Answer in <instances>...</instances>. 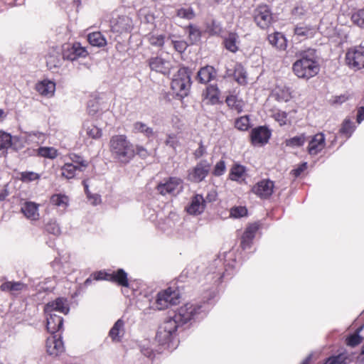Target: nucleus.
I'll return each instance as SVG.
<instances>
[{"mask_svg":"<svg viewBox=\"0 0 364 364\" xmlns=\"http://www.w3.org/2000/svg\"><path fill=\"white\" fill-rule=\"evenodd\" d=\"M206 97L208 98L212 103H215L219 98V92L215 86L210 85L206 89Z\"/></svg>","mask_w":364,"mask_h":364,"instance_id":"37998d69","label":"nucleus"},{"mask_svg":"<svg viewBox=\"0 0 364 364\" xmlns=\"http://www.w3.org/2000/svg\"><path fill=\"white\" fill-rule=\"evenodd\" d=\"M361 328L358 329L356 333L351 335L347 338V345L351 347H355L361 342V337L359 336V331Z\"/></svg>","mask_w":364,"mask_h":364,"instance_id":"864d4df0","label":"nucleus"},{"mask_svg":"<svg viewBox=\"0 0 364 364\" xmlns=\"http://www.w3.org/2000/svg\"><path fill=\"white\" fill-rule=\"evenodd\" d=\"M258 230V226L256 224L250 225L247 228L245 231L244 232L242 237L244 238V240H252L255 237V233L257 230Z\"/></svg>","mask_w":364,"mask_h":364,"instance_id":"09e8293b","label":"nucleus"},{"mask_svg":"<svg viewBox=\"0 0 364 364\" xmlns=\"http://www.w3.org/2000/svg\"><path fill=\"white\" fill-rule=\"evenodd\" d=\"M268 41L271 45L277 48L284 49L285 48V38L280 33L269 35Z\"/></svg>","mask_w":364,"mask_h":364,"instance_id":"2f4dec72","label":"nucleus"},{"mask_svg":"<svg viewBox=\"0 0 364 364\" xmlns=\"http://www.w3.org/2000/svg\"><path fill=\"white\" fill-rule=\"evenodd\" d=\"M132 132L136 134L141 133L148 139L155 136V132L153 129L141 122H136L133 124Z\"/></svg>","mask_w":364,"mask_h":364,"instance_id":"bb28decb","label":"nucleus"},{"mask_svg":"<svg viewBox=\"0 0 364 364\" xmlns=\"http://www.w3.org/2000/svg\"><path fill=\"white\" fill-rule=\"evenodd\" d=\"M226 102L230 107L235 109L238 113L241 112L243 109L242 103L237 100L235 96L228 97Z\"/></svg>","mask_w":364,"mask_h":364,"instance_id":"a19ab883","label":"nucleus"},{"mask_svg":"<svg viewBox=\"0 0 364 364\" xmlns=\"http://www.w3.org/2000/svg\"><path fill=\"white\" fill-rule=\"evenodd\" d=\"M40 175L33 171H24L21 173V180L28 183L39 179Z\"/></svg>","mask_w":364,"mask_h":364,"instance_id":"8fccbe9b","label":"nucleus"},{"mask_svg":"<svg viewBox=\"0 0 364 364\" xmlns=\"http://www.w3.org/2000/svg\"><path fill=\"white\" fill-rule=\"evenodd\" d=\"M39 204L33 201H26L21 205V212L30 220H38L40 218Z\"/></svg>","mask_w":364,"mask_h":364,"instance_id":"6ab92c4d","label":"nucleus"},{"mask_svg":"<svg viewBox=\"0 0 364 364\" xmlns=\"http://www.w3.org/2000/svg\"><path fill=\"white\" fill-rule=\"evenodd\" d=\"M353 23L360 28H364V9H360L354 13L351 16Z\"/></svg>","mask_w":364,"mask_h":364,"instance_id":"c03bdc74","label":"nucleus"},{"mask_svg":"<svg viewBox=\"0 0 364 364\" xmlns=\"http://www.w3.org/2000/svg\"><path fill=\"white\" fill-rule=\"evenodd\" d=\"M210 164L206 160H202L189 171L188 179L194 183L202 181L208 174Z\"/></svg>","mask_w":364,"mask_h":364,"instance_id":"ddd939ff","label":"nucleus"},{"mask_svg":"<svg viewBox=\"0 0 364 364\" xmlns=\"http://www.w3.org/2000/svg\"><path fill=\"white\" fill-rule=\"evenodd\" d=\"M200 308L198 304L188 303L178 309L174 316L182 326L193 319L200 313Z\"/></svg>","mask_w":364,"mask_h":364,"instance_id":"9d476101","label":"nucleus"},{"mask_svg":"<svg viewBox=\"0 0 364 364\" xmlns=\"http://www.w3.org/2000/svg\"><path fill=\"white\" fill-rule=\"evenodd\" d=\"M46 349L49 355L58 356L64 351V345L60 338L56 335L52 334L46 341Z\"/></svg>","mask_w":364,"mask_h":364,"instance_id":"dca6fc26","label":"nucleus"},{"mask_svg":"<svg viewBox=\"0 0 364 364\" xmlns=\"http://www.w3.org/2000/svg\"><path fill=\"white\" fill-rule=\"evenodd\" d=\"M251 240H244V238H241V247L243 250H246L250 247L251 246Z\"/></svg>","mask_w":364,"mask_h":364,"instance_id":"69168bd1","label":"nucleus"},{"mask_svg":"<svg viewBox=\"0 0 364 364\" xmlns=\"http://www.w3.org/2000/svg\"><path fill=\"white\" fill-rule=\"evenodd\" d=\"M136 153L142 158H145L148 154L147 151L142 146L136 147Z\"/></svg>","mask_w":364,"mask_h":364,"instance_id":"e2e57ef3","label":"nucleus"},{"mask_svg":"<svg viewBox=\"0 0 364 364\" xmlns=\"http://www.w3.org/2000/svg\"><path fill=\"white\" fill-rule=\"evenodd\" d=\"M26 287V285L21 282H6L1 285L2 291H9L12 292L21 291Z\"/></svg>","mask_w":364,"mask_h":364,"instance_id":"7c9ffc66","label":"nucleus"},{"mask_svg":"<svg viewBox=\"0 0 364 364\" xmlns=\"http://www.w3.org/2000/svg\"><path fill=\"white\" fill-rule=\"evenodd\" d=\"M307 168L306 163L302 164L301 166H299L298 168L294 169L291 171L292 174L295 177H298L301 175V173L304 171Z\"/></svg>","mask_w":364,"mask_h":364,"instance_id":"680f3d73","label":"nucleus"},{"mask_svg":"<svg viewBox=\"0 0 364 364\" xmlns=\"http://www.w3.org/2000/svg\"><path fill=\"white\" fill-rule=\"evenodd\" d=\"M90 200H92V203L93 205H97L100 202V196L95 195H90V197H87Z\"/></svg>","mask_w":364,"mask_h":364,"instance_id":"338daca9","label":"nucleus"},{"mask_svg":"<svg viewBox=\"0 0 364 364\" xmlns=\"http://www.w3.org/2000/svg\"><path fill=\"white\" fill-rule=\"evenodd\" d=\"M205 203L206 200L202 195L196 194L192 198L189 205L186 207V210L191 215H199L204 211Z\"/></svg>","mask_w":364,"mask_h":364,"instance_id":"aec40b11","label":"nucleus"},{"mask_svg":"<svg viewBox=\"0 0 364 364\" xmlns=\"http://www.w3.org/2000/svg\"><path fill=\"white\" fill-rule=\"evenodd\" d=\"M353 131L354 127L353 123L349 119H345L340 129V132L348 138L350 136Z\"/></svg>","mask_w":364,"mask_h":364,"instance_id":"a18cd8bd","label":"nucleus"},{"mask_svg":"<svg viewBox=\"0 0 364 364\" xmlns=\"http://www.w3.org/2000/svg\"><path fill=\"white\" fill-rule=\"evenodd\" d=\"M38 155L43 157L53 159L58 156V151L53 147H40L38 149Z\"/></svg>","mask_w":364,"mask_h":364,"instance_id":"e433bc0d","label":"nucleus"},{"mask_svg":"<svg viewBox=\"0 0 364 364\" xmlns=\"http://www.w3.org/2000/svg\"><path fill=\"white\" fill-rule=\"evenodd\" d=\"M12 136L10 134L0 130V157L6 156L8 149L11 147Z\"/></svg>","mask_w":364,"mask_h":364,"instance_id":"cd10ccee","label":"nucleus"},{"mask_svg":"<svg viewBox=\"0 0 364 364\" xmlns=\"http://www.w3.org/2000/svg\"><path fill=\"white\" fill-rule=\"evenodd\" d=\"M274 183L270 180H262L252 188V192L262 198H269L273 193Z\"/></svg>","mask_w":364,"mask_h":364,"instance_id":"2eb2a0df","label":"nucleus"},{"mask_svg":"<svg viewBox=\"0 0 364 364\" xmlns=\"http://www.w3.org/2000/svg\"><path fill=\"white\" fill-rule=\"evenodd\" d=\"M86 134L92 139H99L102 136V131L94 124H87L85 126Z\"/></svg>","mask_w":364,"mask_h":364,"instance_id":"4c0bfd02","label":"nucleus"},{"mask_svg":"<svg viewBox=\"0 0 364 364\" xmlns=\"http://www.w3.org/2000/svg\"><path fill=\"white\" fill-rule=\"evenodd\" d=\"M250 126V119L247 115L237 118L235 122V128L240 131H246Z\"/></svg>","mask_w":364,"mask_h":364,"instance_id":"58836bf2","label":"nucleus"},{"mask_svg":"<svg viewBox=\"0 0 364 364\" xmlns=\"http://www.w3.org/2000/svg\"><path fill=\"white\" fill-rule=\"evenodd\" d=\"M271 136L270 132L263 127L255 128L252 131L251 138L254 144H265Z\"/></svg>","mask_w":364,"mask_h":364,"instance_id":"4be33fe9","label":"nucleus"},{"mask_svg":"<svg viewBox=\"0 0 364 364\" xmlns=\"http://www.w3.org/2000/svg\"><path fill=\"white\" fill-rule=\"evenodd\" d=\"M181 326L176 316L168 318L159 328L156 338L162 345L169 342L178 326Z\"/></svg>","mask_w":364,"mask_h":364,"instance_id":"423d86ee","label":"nucleus"},{"mask_svg":"<svg viewBox=\"0 0 364 364\" xmlns=\"http://www.w3.org/2000/svg\"><path fill=\"white\" fill-rule=\"evenodd\" d=\"M94 279L95 280H108L116 282L122 287L128 286L127 274L122 269H118L116 272L106 273L102 271L97 272L94 274Z\"/></svg>","mask_w":364,"mask_h":364,"instance_id":"f8f14e48","label":"nucleus"},{"mask_svg":"<svg viewBox=\"0 0 364 364\" xmlns=\"http://www.w3.org/2000/svg\"><path fill=\"white\" fill-rule=\"evenodd\" d=\"M206 152V148L203 144L202 141L199 144V147L195 151L194 156L196 159L200 158L203 156Z\"/></svg>","mask_w":364,"mask_h":364,"instance_id":"052dcab7","label":"nucleus"},{"mask_svg":"<svg viewBox=\"0 0 364 364\" xmlns=\"http://www.w3.org/2000/svg\"><path fill=\"white\" fill-rule=\"evenodd\" d=\"M166 145L172 147L173 149H176L178 144V141L177 139L176 136L174 134L168 135L166 140Z\"/></svg>","mask_w":364,"mask_h":364,"instance_id":"bf43d9fd","label":"nucleus"},{"mask_svg":"<svg viewBox=\"0 0 364 364\" xmlns=\"http://www.w3.org/2000/svg\"><path fill=\"white\" fill-rule=\"evenodd\" d=\"M124 333V322L118 319L109 332V336L113 341L118 342L121 340Z\"/></svg>","mask_w":364,"mask_h":364,"instance_id":"a878e982","label":"nucleus"},{"mask_svg":"<svg viewBox=\"0 0 364 364\" xmlns=\"http://www.w3.org/2000/svg\"><path fill=\"white\" fill-rule=\"evenodd\" d=\"M87 41L92 46L104 47L107 45L106 38L99 31L88 34Z\"/></svg>","mask_w":364,"mask_h":364,"instance_id":"c85d7f7f","label":"nucleus"},{"mask_svg":"<svg viewBox=\"0 0 364 364\" xmlns=\"http://www.w3.org/2000/svg\"><path fill=\"white\" fill-rule=\"evenodd\" d=\"M46 230L48 232L55 235H60L61 232L59 225L53 220H50L46 223Z\"/></svg>","mask_w":364,"mask_h":364,"instance_id":"49530a36","label":"nucleus"},{"mask_svg":"<svg viewBox=\"0 0 364 364\" xmlns=\"http://www.w3.org/2000/svg\"><path fill=\"white\" fill-rule=\"evenodd\" d=\"M348 356L345 354H339L336 356H333L326 362V364H347Z\"/></svg>","mask_w":364,"mask_h":364,"instance_id":"3c124183","label":"nucleus"},{"mask_svg":"<svg viewBox=\"0 0 364 364\" xmlns=\"http://www.w3.org/2000/svg\"><path fill=\"white\" fill-rule=\"evenodd\" d=\"M326 146L325 136L318 133L312 136L308 146V152L310 155H316L321 152Z\"/></svg>","mask_w":364,"mask_h":364,"instance_id":"f3484780","label":"nucleus"},{"mask_svg":"<svg viewBox=\"0 0 364 364\" xmlns=\"http://www.w3.org/2000/svg\"><path fill=\"white\" fill-rule=\"evenodd\" d=\"M36 90L43 96L51 97L55 90V84L50 80H43L36 85Z\"/></svg>","mask_w":364,"mask_h":364,"instance_id":"393cba45","label":"nucleus"},{"mask_svg":"<svg viewBox=\"0 0 364 364\" xmlns=\"http://www.w3.org/2000/svg\"><path fill=\"white\" fill-rule=\"evenodd\" d=\"M227 75L233 76L234 79L240 85H245L247 82L246 72L241 64H235L233 71L228 69Z\"/></svg>","mask_w":364,"mask_h":364,"instance_id":"5701e85b","label":"nucleus"},{"mask_svg":"<svg viewBox=\"0 0 364 364\" xmlns=\"http://www.w3.org/2000/svg\"><path fill=\"white\" fill-rule=\"evenodd\" d=\"M247 210L243 206L233 207L230 209V215L233 218H239L246 215Z\"/></svg>","mask_w":364,"mask_h":364,"instance_id":"de8ad7c7","label":"nucleus"},{"mask_svg":"<svg viewBox=\"0 0 364 364\" xmlns=\"http://www.w3.org/2000/svg\"><path fill=\"white\" fill-rule=\"evenodd\" d=\"M149 65L151 70L166 75L169 73L171 65L168 60L160 57L151 58L149 60Z\"/></svg>","mask_w":364,"mask_h":364,"instance_id":"a211bd4d","label":"nucleus"},{"mask_svg":"<svg viewBox=\"0 0 364 364\" xmlns=\"http://www.w3.org/2000/svg\"><path fill=\"white\" fill-rule=\"evenodd\" d=\"M225 163L224 161L221 160L215 164V166L214 167V170H213V174L215 176H219L223 175L225 173Z\"/></svg>","mask_w":364,"mask_h":364,"instance_id":"13d9d810","label":"nucleus"},{"mask_svg":"<svg viewBox=\"0 0 364 364\" xmlns=\"http://www.w3.org/2000/svg\"><path fill=\"white\" fill-rule=\"evenodd\" d=\"M177 16L187 20L193 19L195 17V13L192 8H181L176 11Z\"/></svg>","mask_w":364,"mask_h":364,"instance_id":"ea45409f","label":"nucleus"},{"mask_svg":"<svg viewBox=\"0 0 364 364\" xmlns=\"http://www.w3.org/2000/svg\"><path fill=\"white\" fill-rule=\"evenodd\" d=\"M186 31L188 34V43L190 45L196 44L200 41L201 32L196 26L190 24L186 27Z\"/></svg>","mask_w":364,"mask_h":364,"instance_id":"c756f323","label":"nucleus"},{"mask_svg":"<svg viewBox=\"0 0 364 364\" xmlns=\"http://www.w3.org/2000/svg\"><path fill=\"white\" fill-rule=\"evenodd\" d=\"M346 100V97L345 96H338L335 97L333 103V104H342Z\"/></svg>","mask_w":364,"mask_h":364,"instance_id":"774afa93","label":"nucleus"},{"mask_svg":"<svg viewBox=\"0 0 364 364\" xmlns=\"http://www.w3.org/2000/svg\"><path fill=\"white\" fill-rule=\"evenodd\" d=\"M109 149L112 157L122 164L128 163L135 154L133 145L125 135L113 136L109 141Z\"/></svg>","mask_w":364,"mask_h":364,"instance_id":"7ed1b4c3","label":"nucleus"},{"mask_svg":"<svg viewBox=\"0 0 364 364\" xmlns=\"http://www.w3.org/2000/svg\"><path fill=\"white\" fill-rule=\"evenodd\" d=\"M294 74L300 78L309 79L318 74L319 65L316 50L309 49L301 54V58L293 65Z\"/></svg>","mask_w":364,"mask_h":364,"instance_id":"f03ea898","label":"nucleus"},{"mask_svg":"<svg viewBox=\"0 0 364 364\" xmlns=\"http://www.w3.org/2000/svg\"><path fill=\"white\" fill-rule=\"evenodd\" d=\"M50 203L58 207L65 208L68 205V197L61 194H55L50 198Z\"/></svg>","mask_w":364,"mask_h":364,"instance_id":"c9c22d12","label":"nucleus"},{"mask_svg":"<svg viewBox=\"0 0 364 364\" xmlns=\"http://www.w3.org/2000/svg\"><path fill=\"white\" fill-rule=\"evenodd\" d=\"M172 43L175 50L179 53H183L190 45L188 42L185 41H173Z\"/></svg>","mask_w":364,"mask_h":364,"instance_id":"6e6d98bb","label":"nucleus"},{"mask_svg":"<svg viewBox=\"0 0 364 364\" xmlns=\"http://www.w3.org/2000/svg\"><path fill=\"white\" fill-rule=\"evenodd\" d=\"M237 42L238 36L237 34L231 33L225 40V46L228 50L235 53L238 49Z\"/></svg>","mask_w":364,"mask_h":364,"instance_id":"473e14b6","label":"nucleus"},{"mask_svg":"<svg viewBox=\"0 0 364 364\" xmlns=\"http://www.w3.org/2000/svg\"><path fill=\"white\" fill-rule=\"evenodd\" d=\"M273 118L277 121L280 126L287 124V114L285 112L277 110L272 114Z\"/></svg>","mask_w":364,"mask_h":364,"instance_id":"603ef678","label":"nucleus"},{"mask_svg":"<svg viewBox=\"0 0 364 364\" xmlns=\"http://www.w3.org/2000/svg\"><path fill=\"white\" fill-rule=\"evenodd\" d=\"M245 171L243 166L235 164L230 171V178L232 181H237L242 178Z\"/></svg>","mask_w":364,"mask_h":364,"instance_id":"f704fd0d","label":"nucleus"},{"mask_svg":"<svg viewBox=\"0 0 364 364\" xmlns=\"http://www.w3.org/2000/svg\"><path fill=\"white\" fill-rule=\"evenodd\" d=\"M294 33L298 36L308 37L311 34V30L305 26H297L294 29Z\"/></svg>","mask_w":364,"mask_h":364,"instance_id":"4d7b16f0","label":"nucleus"},{"mask_svg":"<svg viewBox=\"0 0 364 364\" xmlns=\"http://www.w3.org/2000/svg\"><path fill=\"white\" fill-rule=\"evenodd\" d=\"M133 26L132 20L127 16H120L111 21V29L113 32H129Z\"/></svg>","mask_w":364,"mask_h":364,"instance_id":"4468645a","label":"nucleus"},{"mask_svg":"<svg viewBox=\"0 0 364 364\" xmlns=\"http://www.w3.org/2000/svg\"><path fill=\"white\" fill-rule=\"evenodd\" d=\"M363 120H364V107H361L358 112L357 121L358 123H360Z\"/></svg>","mask_w":364,"mask_h":364,"instance_id":"0e129e2a","label":"nucleus"},{"mask_svg":"<svg viewBox=\"0 0 364 364\" xmlns=\"http://www.w3.org/2000/svg\"><path fill=\"white\" fill-rule=\"evenodd\" d=\"M191 73L186 68H181L173 75L171 87L173 92L180 98L186 97L191 88Z\"/></svg>","mask_w":364,"mask_h":364,"instance_id":"20e7f679","label":"nucleus"},{"mask_svg":"<svg viewBox=\"0 0 364 364\" xmlns=\"http://www.w3.org/2000/svg\"><path fill=\"white\" fill-rule=\"evenodd\" d=\"M164 36L158 35V36H151L149 38V43L154 46L162 47L164 44Z\"/></svg>","mask_w":364,"mask_h":364,"instance_id":"5fc2aeb1","label":"nucleus"},{"mask_svg":"<svg viewBox=\"0 0 364 364\" xmlns=\"http://www.w3.org/2000/svg\"><path fill=\"white\" fill-rule=\"evenodd\" d=\"M306 141L304 134L294 136L286 141V145L288 146H301Z\"/></svg>","mask_w":364,"mask_h":364,"instance_id":"79ce46f5","label":"nucleus"},{"mask_svg":"<svg viewBox=\"0 0 364 364\" xmlns=\"http://www.w3.org/2000/svg\"><path fill=\"white\" fill-rule=\"evenodd\" d=\"M216 72L213 67L205 66L202 68L197 75V80L203 84H206L215 78Z\"/></svg>","mask_w":364,"mask_h":364,"instance_id":"b1692460","label":"nucleus"},{"mask_svg":"<svg viewBox=\"0 0 364 364\" xmlns=\"http://www.w3.org/2000/svg\"><path fill=\"white\" fill-rule=\"evenodd\" d=\"M69 159L61 167V175L67 179L73 178L77 172L83 171L88 166V162L80 156L72 154Z\"/></svg>","mask_w":364,"mask_h":364,"instance_id":"39448f33","label":"nucleus"},{"mask_svg":"<svg viewBox=\"0 0 364 364\" xmlns=\"http://www.w3.org/2000/svg\"><path fill=\"white\" fill-rule=\"evenodd\" d=\"M60 63L61 59L60 54L58 52L53 50L52 53H50L47 56L46 64L50 69L59 67L60 65Z\"/></svg>","mask_w":364,"mask_h":364,"instance_id":"72a5a7b5","label":"nucleus"},{"mask_svg":"<svg viewBox=\"0 0 364 364\" xmlns=\"http://www.w3.org/2000/svg\"><path fill=\"white\" fill-rule=\"evenodd\" d=\"M254 20L261 28H267L272 23V14L270 9L267 5H259L253 13Z\"/></svg>","mask_w":364,"mask_h":364,"instance_id":"9b49d317","label":"nucleus"},{"mask_svg":"<svg viewBox=\"0 0 364 364\" xmlns=\"http://www.w3.org/2000/svg\"><path fill=\"white\" fill-rule=\"evenodd\" d=\"M87 52L80 43H74L71 47L64 50L63 57L64 59L75 60L77 58L85 57Z\"/></svg>","mask_w":364,"mask_h":364,"instance_id":"412c9836","label":"nucleus"},{"mask_svg":"<svg viewBox=\"0 0 364 364\" xmlns=\"http://www.w3.org/2000/svg\"><path fill=\"white\" fill-rule=\"evenodd\" d=\"M346 63L353 68H364V46L360 45L350 48L346 55Z\"/></svg>","mask_w":364,"mask_h":364,"instance_id":"1a4fd4ad","label":"nucleus"},{"mask_svg":"<svg viewBox=\"0 0 364 364\" xmlns=\"http://www.w3.org/2000/svg\"><path fill=\"white\" fill-rule=\"evenodd\" d=\"M183 189V180L178 177H170L160 183L157 187V191L162 196L167 194L176 196Z\"/></svg>","mask_w":364,"mask_h":364,"instance_id":"6e6552de","label":"nucleus"},{"mask_svg":"<svg viewBox=\"0 0 364 364\" xmlns=\"http://www.w3.org/2000/svg\"><path fill=\"white\" fill-rule=\"evenodd\" d=\"M180 301L179 292L168 288L164 291L159 292L155 302V308L158 310H164L169 306L176 305Z\"/></svg>","mask_w":364,"mask_h":364,"instance_id":"0eeeda50","label":"nucleus"},{"mask_svg":"<svg viewBox=\"0 0 364 364\" xmlns=\"http://www.w3.org/2000/svg\"><path fill=\"white\" fill-rule=\"evenodd\" d=\"M69 310L67 301L63 298H58L45 306L46 328L49 333L54 334L63 327V319L58 314L66 315Z\"/></svg>","mask_w":364,"mask_h":364,"instance_id":"f257e3e1","label":"nucleus"}]
</instances>
